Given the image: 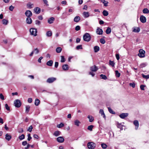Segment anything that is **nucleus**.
I'll list each match as a JSON object with an SVG mask.
<instances>
[{"instance_id": "nucleus-1", "label": "nucleus", "mask_w": 149, "mask_h": 149, "mask_svg": "<svg viewBox=\"0 0 149 149\" xmlns=\"http://www.w3.org/2000/svg\"><path fill=\"white\" fill-rule=\"evenodd\" d=\"M83 40L86 42H89L90 41L91 37L90 34L88 33H86L83 36Z\"/></svg>"}, {"instance_id": "nucleus-2", "label": "nucleus", "mask_w": 149, "mask_h": 149, "mask_svg": "<svg viewBox=\"0 0 149 149\" xmlns=\"http://www.w3.org/2000/svg\"><path fill=\"white\" fill-rule=\"evenodd\" d=\"M96 146V144L93 142H89L87 144L88 147L89 149H94Z\"/></svg>"}, {"instance_id": "nucleus-3", "label": "nucleus", "mask_w": 149, "mask_h": 149, "mask_svg": "<svg viewBox=\"0 0 149 149\" xmlns=\"http://www.w3.org/2000/svg\"><path fill=\"white\" fill-rule=\"evenodd\" d=\"M30 32L31 34L34 36L37 35V30L36 29L31 28L30 29Z\"/></svg>"}, {"instance_id": "nucleus-4", "label": "nucleus", "mask_w": 149, "mask_h": 149, "mask_svg": "<svg viewBox=\"0 0 149 149\" xmlns=\"http://www.w3.org/2000/svg\"><path fill=\"white\" fill-rule=\"evenodd\" d=\"M139 54H138L139 56L141 58H143L145 56V52L142 49H140L139 50Z\"/></svg>"}, {"instance_id": "nucleus-5", "label": "nucleus", "mask_w": 149, "mask_h": 149, "mask_svg": "<svg viewBox=\"0 0 149 149\" xmlns=\"http://www.w3.org/2000/svg\"><path fill=\"white\" fill-rule=\"evenodd\" d=\"M14 104L16 107L19 108L21 106V102L20 100L17 99L15 101Z\"/></svg>"}, {"instance_id": "nucleus-6", "label": "nucleus", "mask_w": 149, "mask_h": 149, "mask_svg": "<svg viewBox=\"0 0 149 149\" xmlns=\"http://www.w3.org/2000/svg\"><path fill=\"white\" fill-rule=\"evenodd\" d=\"M39 49H38L37 48L35 49L32 51L31 54L29 55V56H33V54H38L39 53Z\"/></svg>"}, {"instance_id": "nucleus-7", "label": "nucleus", "mask_w": 149, "mask_h": 149, "mask_svg": "<svg viewBox=\"0 0 149 149\" xmlns=\"http://www.w3.org/2000/svg\"><path fill=\"white\" fill-rule=\"evenodd\" d=\"M56 78L54 77H52L48 78L47 80V82L49 83H51L54 81L56 80Z\"/></svg>"}, {"instance_id": "nucleus-8", "label": "nucleus", "mask_w": 149, "mask_h": 149, "mask_svg": "<svg viewBox=\"0 0 149 149\" xmlns=\"http://www.w3.org/2000/svg\"><path fill=\"white\" fill-rule=\"evenodd\" d=\"M57 141L60 143L63 142L64 141V139L62 136H59L56 138Z\"/></svg>"}, {"instance_id": "nucleus-9", "label": "nucleus", "mask_w": 149, "mask_h": 149, "mask_svg": "<svg viewBox=\"0 0 149 149\" xmlns=\"http://www.w3.org/2000/svg\"><path fill=\"white\" fill-rule=\"evenodd\" d=\"M128 115V113H123L119 115V117L122 119H124L125 117H127Z\"/></svg>"}, {"instance_id": "nucleus-10", "label": "nucleus", "mask_w": 149, "mask_h": 149, "mask_svg": "<svg viewBox=\"0 0 149 149\" xmlns=\"http://www.w3.org/2000/svg\"><path fill=\"white\" fill-rule=\"evenodd\" d=\"M98 70V68L95 65H94L90 67V70L92 72H96Z\"/></svg>"}, {"instance_id": "nucleus-11", "label": "nucleus", "mask_w": 149, "mask_h": 149, "mask_svg": "<svg viewBox=\"0 0 149 149\" xmlns=\"http://www.w3.org/2000/svg\"><path fill=\"white\" fill-rule=\"evenodd\" d=\"M133 124L135 126V129L136 130H137L139 126V122L137 120H136L134 121Z\"/></svg>"}, {"instance_id": "nucleus-12", "label": "nucleus", "mask_w": 149, "mask_h": 149, "mask_svg": "<svg viewBox=\"0 0 149 149\" xmlns=\"http://www.w3.org/2000/svg\"><path fill=\"white\" fill-rule=\"evenodd\" d=\"M25 14L27 17H30L32 15V13L30 10H27L25 13Z\"/></svg>"}, {"instance_id": "nucleus-13", "label": "nucleus", "mask_w": 149, "mask_h": 149, "mask_svg": "<svg viewBox=\"0 0 149 149\" xmlns=\"http://www.w3.org/2000/svg\"><path fill=\"white\" fill-rule=\"evenodd\" d=\"M140 19L141 22L143 23H144L146 21V17L143 15L141 16Z\"/></svg>"}, {"instance_id": "nucleus-14", "label": "nucleus", "mask_w": 149, "mask_h": 149, "mask_svg": "<svg viewBox=\"0 0 149 149\" xmlns=\"http://www.w3.org/2000/svg\"><path fill=\"white\" fill-rule=\"evenodd\" d=\"M96 33L98 35H101L103 33V31L101 29L98 28L97 29Z\"/></svg>"}, {"instance_id": "nucleus-15", "label": "nucleus", "mask_w": 149, "mask_h": 149, "mask_svg": "<svg viewBox=\"0 0 149 149\" xmlns=\"http://www.w3.org/2000/svg\"><path fill=\"white\" fill-rule=\"evenodd\" d=\"M32 22V19L30 17H27L26 19V23L28 24H31Z\"/></svg>"}, {"instance_id": "nucleus-16", "label": "nucleus", "mask_w": 149, "mask_h": 149, "mask_svg": "<svg viewBox=\"0 0 149 149\" xmlns=\"http://www.w3.org/2000/svg\"><path fill=\"white\" fill-rule=\"evenodd\" d=\"M132 31L134 32L138 33L140 31V29L139 27H134L133 28Z\"/></svg>"}, {"instance_id": "nucleus-17", "label": "nucleus", "mask_w": 149, "mask_h": 149, "mask_svg": "<svg viewBox=\"0 0 149 149\" xmlns=\"http://www.w3.org/2000/svg\"><path fill=\"white\" fill-rule=\"evenodd\" d=\"M34 10L36 13L38 14L40 12V9L38 7H36L34 9Z\"/></svg>"}, {"instance_id": "nucleus-18", "label": "nucleus", "mask_w": 149, "mask_h": 149, "mask_svg": "<svg viewBox=\"0 0 149 149\" xmlns=\"http://www.w3.org/2000/svg\"><path fill=\"white\" fill-rule=\"evenodd\" d=\"M82 15L85 18H88L89 16V13L88 12H84Z\"/></svg>"}, {"instance_id": "nucleus-19", "label": "nucleus", "mask_w": 149, "mask_h": 149, "mask_svg": "<svg viewBox=\"0 0 149 149\" xmlns=\"http://www.w3.org/2000/svg\"><path fill=\"white\" fill-rule=\"evenodd\" d=\"M100 113L101 114V115L104 118H106V116L104 113L103 110L100 109L99 111Z\"/></svg>"}, {"instance_id": "nucleus-20", "label": "nucleus", "mask_w": 149, "mask_h": 149, "mask_svg": "<svg viewBox=\"0 0 149 149\" xmlns=\"http://www.w3.org/2000/svg\"><path fill=\"white\" fill-rule=\"evenodd\" d=\"M62 68L64 70H68L69 67L67 64H64L63 65Z\"/></svg>"}, {"instance_id": "nucleus-21", "label": "nucleus", "mask_w": 149, "mask_h": 149, "mask_svg": "<svg viewBox=\"0 0 149 149\" xmlns=\"http://www.w3.org/2000/svg\"><path fill=\"white\" fill-rule=\"evenodd\" d=\"M87 118L89 119V121L90 122H92L94 120V118L92 116L88 115Z\"/></svg>"}, {"instance_id": "nucleus-22", "label": "nucleus", "mask_w": 149, "mask_h": 149, "mask_svg": "<svg viewBox=\"0 0 149 149\" xmlns=\"http://www.w3.org/2000/svg\"><path fill=\"white\" fill-rule=\"evenodd\" d=\"M80 20V17L79 16H77L74 18V21L75 22H78Z\"/></svg>"}, {"instance_id": "nucleus-23", "label": "nucleus", "mask_w": 149, "mask_h": 149, "mask_svg": "<svg viewBox=\"0 0 149 149\" xmlns=\"http://www.w3.org/2000/svg\"><path fill=\"white\" fill-rule=\"evenodd\" d=\"M55 19L53 17H51L49 18L48 20V22L49 24H52V23L53 22V21Z\"/></svg>"}, {"instance_id": "nucleus-24", "label": "nucleus", "mask_w": 149, "mask_h": 149, "mask_svg": "<svg viewBox=\"0 0 149 149\" xmlns=\"http://www.w3.org/2000/svg\"><path fill=\"white\" fill-rule=\"evenodd\" d=\"M61 132L60 131H57L54 132L53 134V135L55 136H58L60 135Z\"/></svg>"}, {"instance_id": "nucleus-25", "label": "nucleus", "mask_w": 149, "mask_h": 149, "mask_svg": "<svg viewBox=\"0 0 149 149\" xmlns=\"http://www.w3.org/2000/svg\"><path fill=\"white\" fill-rule=\"evenodd\" d=\"M33 3H31L30 2H29L27 4V8H33Z\"/></svg>"}, {"instance_id": "nucleus-26", "label": "nucleus", "mask_w": 149, "mask_h": 149, "mask_svg": "<svg viewBox=\"0 0 149 149\" xmlns=\"http://www.w3.org/2000/svg\"><path fill=\"white\" fill-rule=\"evenodd\" d=\"M11 138V136L8 134H7L6 135V139L8 141H10Z\"/></svg>"}, {"instance_id": "nucleus-27", "label": "nucleus", "mask_w": 149, "mask_h": 149, "mask_svg": "<svg viewBox=\"0 0 149 149\" xmlns=\"http://www.w3.org/2000/svg\"><path fill=\"white\" fill-rule=\"evenodd\" d=\"M53 63V61L52 60H50L47 62L46 64L48 66H52Z\"/></svg>"}, {"instance_id": "nucleus-28", "label": "nucleus", "mask_w": 149, "mask_h": 149, "mask_svg": "<svg viewBox=\"0 0 149 149\" xmlns=\"http://www.w3.org/2000/svg\"><path fill=\"white\" fill-rule=\"evenodd\" d=\"M123 125H122L121 123H117V127L118 128H120L121 130H122L123 129Z\"/></svg>"}, {"instance_id": "nucleus-29", "label": "nucleus", "mask_w": 149, "mask_h": 149, "mask_svg": "<svg viewBox=\"0 0 149 149\" xmlns=\"http://www.w3.org/2000/svg\"><path fill=\"white\" fill-rule=\"evenodd\" d=\"M80 123L81 122L80 121L77 119L76 120L74 121V125L77 126H79V124H80Z\"/></svg>"}, {"instance_id": "nucleus-30", "label": "nucleus", "mask_w": 149, "mask_h": 149, "mask_svg": "<svg viewBox=\"0 0 149 149\" xmlns=\"http://www.w3.org/2000/svg\"><path fill=\"white\" fill-rule=\"evenodd\" d=\"M111 29L110 28L108 27L106 30V33L107 34H109L111 33Z\"/></svg>"}, {"instance_id": "nucleus-31", "label": "nucleus", "mask_w": 149, "mask_h": 149, "mask_svg": "<svg viewBox=\"0 0 149 149\" xmlns=\"http://www.w3.org/2000/svg\"><path fill=\"white\" fill-rule=\"evenodd\" d=\"M2 22L3 24L5 25H7L8 22V20L5 19H3L2 21Z\"/></svg>"}, {"instance_id": "nucleus-32", "label": "nucleus", "mask_w": 149, "mask_h": 149, "mask_svg": "<svg viewBox=\"0 0 149 149\" xmlns=\"http://www.w3.org/2000/svg\"><path fill=\"white\" fill-rule=\"evenodd\" d=\"M52 35V33L51 31H49L46 33V36L47 37H50Z\"/></svg>"}, {"instance_id": "nucleus-33", "label": "nucleus", "mask_w": 149, "mask_h": 149, "mask_svg": "<svg viewBox=\"0 0 149 149\" xmlns=\"http://www.w3.org/2000/svg\"><path fill=\"white\" fill-rule=\"evenodd\" d=\"M40 101L38 99H36L35 101V104L36 106H38L40 104Z\"/></svg>"}, {"instance_id": "nucleus-34", "label": "nucleus", "mask_w": 149, "mask_h": 149, "mask_svg": "<svg viewBox=\"0 0 149 149\" xmlns=\"http://www.w3.org/2000/svg\"><path fill=\"white\" fill-rule=\"evenodd\" d=\"M100 50V48L98 46H95L94 47V52H97Z\"/></svg>"}, {"instance_id": "nucleus-35", "label": "nucleus", "mask_w": 149, "mask_h": 149, "mask_svg": "<svg viewBox=\"0 0 149 149\" xmlns=\"http://www.w3.org/2000/svg\"><path fill=\"white\" fill-rule=\"evenodd\" d=\"M30 107L29 105L26 106V110H25V112L26 113H28L30 109Z\"/></svg>"}, {"instance_id": "nucleus-36", "label": "nucleus", "mask_w": 149, "mask_h": 149, "mask_svg": "<svg viewBox=\"0 0 149 149\" xmlns=\"http://www.w3.org/2000/svg\"><path fill=\"white\" fill-rule=\"evenodd\" d=\"M61 51L62 48L59 47H57L56 49V52L58 53H60Z\"/></svg>"}, {"instance_id": "nucleus-37", "label": "nucleus", "mask_w": 149, "mask_h": 149, "mask_svg": "<svg viewBox=\"0 0 149 149\" xmlns=\"http://www.w3.org/2000/svg\"><path fill=\"white\" fill-rule=\"evenodd\" d=\"M115 75L116 77H119L120 75V73H119L118 71V70H116L115 71Z\"/></svg>"}, {"instance_id": "nucleus-38", "label": "nucleus", "mask_w": 149, "mask_h": 149, "mask_svg": "<svg viewBox=\"0 0 149 149\" xmlns=\"http://www.w3.org/2000/svg\"><path fill=\"white\" fill-rule=\"evenodd\" d=\"M143 12L144 13L147 14L149 13V11L147 8H145L143 10Z\"/></svg>"}, {"instance_id": "nucleus-39", "label": "nucleus", "mask_w": 149, "mask_h": 149, "mask_svg": "<svg viewBox=\"0 0 149 149\" xmlns=\"http://www.w3.org/2000/svg\"><path fill=\"white\" fill-rule=\"evenodd\" d=\"M101 146L102 148L106 149L107 147V146L104 143H102L101 144Z\"/></svg>"}, {"instance_id": "nucleus-40", "label": "nucleus", "mask_w": 149, "mask_h": 149, "mask_svg": "<svg viewBox=\"0 0 149 149\" xmlns=\"http://www.w3.org/2000/svg\"><path fill=\"white\" fill-rule=\"evenodd\" d=\"M100 76L101 78L102 79H104V80H106L107 79V76L106 75L103 74H101L100 75Z\"/></svg>"}, {"instance_id": "nucleus-41", "label": "nucleus", "mask_w": 149, "mask_h": 149, "mask_svg": "<svg viewBox=\"0 0 149 149\" xmlns=\"http://www.w3.org/2000/svg\"><path fill=\"white\" fill-rule=\"evenodd\" d=\"M102 13L104 16H107L109 14L108 12L105 10L103 11Z\"/></svg>"}, {"instance_id": "nucleus-42", "label": "nucleus", "mask_w": 149, "mask_h": 149, "mask_svg": "<svg viewBox=\"0 0 149 149\" xmlns=\"http://www.w3.org/2000/svg\"><path fill=\"white\" fill-rule=\"evenodd\" d=\"M108 108L109 111L110 113H111V114H115V112L113 111L110 108L108 107Z\"/></svg>"}, {"instance_id": "nucleus-43", "label": "nucleus", "mask_w": 149, "mask_h": 149, "mask_svg": "<svg viewBox=\"0 0 149 149\" xmlns=\"http://www.w3.org/2000/svg\"><path fill=\"white\" fill-rule=\"evenodd\" d=\"M61 63H63V62H65V58H64V56H61Z\"/></svg>"}, {"instance_id": "nucleus-44", "label": "nucleus", "mask_w": 149, "mask_h": 149, "mask_svg": "<svg viewBox=\"0 0 149 149\" xmlns=\"http://www.w3.org/2000/svg\"><path fill=\"white\" fill-rule=\"evenodd\" d=\"M142 77L143 78H145L146 79H147L149 78V74H148V75H145L143 74H142Z\"/></svg>"}, {"instance_id": "nucleus-45", "label": "nucleus", "mask_w": 149, "mask_h": 149, "mask_svg": "<svg viewBox=\"0 0 149 149\" xmlns=\"http://www.w3.org/2000/svg\"><path fill=\"white\" fill-rule=\"evenodd\" d=\"M147 65L146 63H143L140 65V66L141 68H143L146 66Z\"/></svg>"}, {"instance_id": "nucleus-46", "label": "nucleus", "mask_w": 149, "mask_h": 149, "mask_svg": "<svg viewBox=\"0 0 149 149\" xmlns=\"http://www.w3.org/2000/svg\"><path fill=\"white\" fill-rule=\"evenodd\" d=\"M5 107L7 110L9 111H10V107L8 106V104H5Z\"/></svg>"}, {"instance_id": "nucleus-47", "label": "nucleus", "mask_w": 149, "mask_h": 149, "mask_svg": "<svg viewBox=\"0 0 149 149\" xmlns=\"http://www.w3.org/2000/svg\"><path fill=\"white\" fill-rule=\"evenodd\" d=\"M64 126V124L62 123H61L60 124L57 125V127L58 128H61L63 127Z\"/></svg>"}, {"instance_id": "nucleus-48", "label": "nucleus", "mask_w": 149, "mask_h": 149, "mask_svg": "<svg viewBox=\"0 0 149 149\" xmlns=\"http://www.w3.org/2000/svg\"><path fill=\"white\" fill-rule=\"evenodd\" d=\"M24 135L23 134H22L21 135L19 136V138L20 140H22L24 139Z\"/></svg>"}, {"instance_id": "nucleus-49", "label": "nucleus", "mask_w": 149, "mask_h": 149, "mask_svg": "<svg viewBox=\"0 0 149 149\" xmlns=\"http://www.w3.org/2000/svg\"><path fill=\"white\" fill-rule=\"evenodd\" d=\"M100 42L101 43L103 44H104L106 42L105 40L103 38H102L100 39Z\"/></svg>"}, {"instance_id": "nucleus-50", "label": "nucleus", "mask_w": 149, "mask_h": 149, "mask_svg": "<svg viewBox=\"0 0 149 149\" xmlns=\"http://www.w3.org/2000/svg\"><path fill=\"white\" fill-rule=\"evenodd\" d=\"M93 126V125H91L88 126V129L90 131H92V129Z\"/></svg>"}, {"instance_id": "nucleus-51", "label": "nucleus", "mask_w": 149, "mask_h": 149, "mask_svg": "<svg viewBox=\"0 0 149 149\" xmlns=\"http://www.w3.org/2000/svg\"><path fill=\"white\" fill-rule=\"evenodd\" d=\"M109 64L112 67H114V66L115 63L113 61H111V60H110L109 61Z\"/></svg>"}, {"instance_id": "nucleus-52", "label": "nucleus", "mask_w": 149, "mask_h": 149, "mask_svg": "<svg viewBox=\"0 0 149 149\" xmlns=\"http://www.w3.org/2000/svg\"><path fill=\"white\" fill-rule=\"evenodd\" d=\"M76 49H82V46L81 45H78L76 47Z\"/></svg>"}, {"instance_id": "nucleus-53", "label": "nucleus", "mask_w": 149, "mask_h": 149, "mask_svg": "<svg viewBox=\"0 0 149 149\" xmlns=\"http://www.w3.org/2000/svg\"><path fill=\"white\" fill-rule=\"evenodd\" d=\"M14 8V7L13 6H9V9L11 11H13Z\"/></svg>"}, {"instance_id": "nucleus-54", "label": "nucleus", "mask_w": 149, "mask_h": 149, "mask_svg": "<svg viewBox=\"0 0 149 149\" xmlns=\"http://www.w3.org/2000/svg\"><path fill=\"white\" fill-rule=\"evenodd\" d=\"M36 24L38 25H39L40 24V22L38 20H36L35 21Z\"/></svg>"}, {"instance_id": "nucleus-55", "label": "nucleus", "mask_w": 149, "mask_h": 149, "mask_svg": "<svg viewBox=\"0 0 149 149\" xmlns=\"http://www.w3.org/2000/svg\"><path fill=\"white\" fill-rule=\"evenodd\" d=\"M0 98H1V100H3L5 99L3 95L2 94V93L0 94Z\"/></svg>"}, {"instance_id": "nucleus-56", "label": "nucleus", "mask_w": 149, "mask_h": 149, "mask_svg": "<svg viewBox=\"0 0 149 149\" xmlns=\"http://www.w3.org/2000/svg\"><path fill=\"white\" fill-rule=\"evenodd\" d=\"M32 129L33 127H32V126L31 125L29 127L27 130L29 132H31L32 131Z\"/></svg>"}, {"instance_id": "nucleus-57", "label": "nucleus", "mask_w": 149, "mask_h": 149, "mask_svg": "<svg viewBox=\"0 0 149 149\" xmlns=\"http://www.w3.org/2000/svg\"><path fill=\"white\" fill-rule=\"evenodd\" d=\"M130 85L132 86L133 88H134L135 86V84L134 83H130Z\"/></svg>"}, {"instance_id": "nucleus-58", "label": "nucleus", "mask_w": 149, "mask_h": 149, "mask_svg": "<svg viewBox=\"0 0 149 149\" xmlns=\"http://www.w3.org/2000/svg\"><path fill=\"white\" fill-rule=\"evenodd\" d=\"M75 29L77 31H78L80 29V27L79 26H76Z\"/></svg>"}, {"instance_id": "nucleus-59", "label": "nucleus", "mask_w": 149, "mask_h": 149, "mask_svg": "<svg viewBox=\"0 0 149 149\" xmlns=\"http://www.w3.org/2000/svg\"><path fill=\"white\" fill-rule=\"evenodd\" d=\"M145 87V86L143 85H141L140 86V88L142 90H144V88Z\"/></svg>"}, {"instance_id": "nucleus-60", "label": "nucleus", "mask_w": 149, "mask_h": 149, "mask_svg": "<svg viewBox=\"0 0 149 149\" xmlns=\"http://www.w3.org/2000/svg\"><path fill=\"white\" fill-rule=\"evenodd\" d=\"M28 138L27 139L28 140L30 141L32 138L31 137V134H29L28 135Z\"/></svg>"}, {"instance_id": "nucleus-61", "label": "nucleus", "mask_w": 149, "mask_h": 149, "mask_svg": "<svg viewBox=\"0 0 149 149\" xmlns=\"http://www.w3.org/2000/svg\"><path fill=\"white\" fill-rule=\"evenodd\" d=\"M89 74L91 75L92 77L94 76L95 75V74L92 71L89 72Z\"/></svg>"}, {"instance_id": "nucleus-62", "label": "nucleus", "mask_w": 149, "mask_h": 149, "mask_svg": "<svg viewBox=\"0 0 149 149\" xmlns=\"http://www.w3.org/2000/svg\"><path fill=\"white\" fill-rule=\"evenodd\" d=\"M116 57L117 59L118 60L120 59L119 55L118 54H117L116 55Z\"/></svg>"}, {"instance_id": "nucleus-63", "label": "nucleus", "mask_w": 149, "mask_h": 149, "mask_svg": "<svg viewBox=\"0 0 149 149\" xmlns=\"http://www.w3.org/2000/svg\"><path fill=\"white\" fill-rule=\"evenodd\" d=\"M43 58V57L41 56L39 58L38 60V61L39 63H41V60Z\"/></svg>"}, {"instance_id": "nucleus-64", "label": "nucleus", "mask_w": 149, "mask_h": 149, "mask_svg": "<svg viewBox=\"0 0 149 149\" xmlns=\"http://www.w3.org/2000/svg\"><path fill=\"white\" fill-rule=\"evenodd\" d=\"M58 65V62H55L54 66L56 68H57Z\"/></svg>"}]
</instances>
